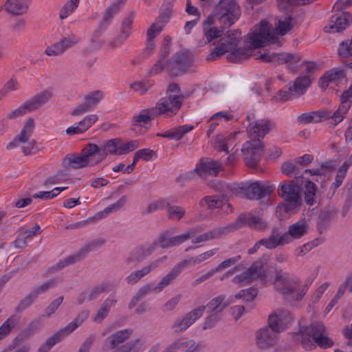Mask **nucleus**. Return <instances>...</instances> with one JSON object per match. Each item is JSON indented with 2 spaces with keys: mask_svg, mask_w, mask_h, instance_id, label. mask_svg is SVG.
<instances>
[{
  "mask_svg": "<svg viewBox=\"0 0 352 352\" xmlns=\"http://www.w3.org/2000/svg\"><path fill=\"white\" fill-rule=\"evenodd\" d=\"M241 38V33L238 30H228L219 40L208 59H216L228 54L227 58L230 61L240 63L251 56V49H258L269 43H274L277 40L272 26L265 21H261L259 26L255 27L254 31L248 34L247 43L250 44V49L238 47Z\"/></svg>",
  "mask_w": 352,
  "mask_h": 352,
  "instance_id": "nucleus-1",
  "label": "nucleus"
},
{
  "mask_svg": "<svg viewBox=\"0 0 352 352\" xmlns=\"http://www.w3.org/2000/svg\"><path fill=\"white\" fill-rule=\"evenodd\" d=\"M241 15V8L239 0H218L214 6L212 14L207 18L205 23L212 25L215 21H218L221 27L204 29L206 40L204 41V44L221 36L223 28L234 24L239 19Z\"/></svg>",
  "mask_w": 352,
  "mask_h": 352,
  "instance_id": "nucleus-2",
  "label": "nucleus"
},
{
  "mask_svg": "<svg viewBox=\"0 0 352 352\" xmlns=\"http://www.w3.org/2000/svg\"><path fill=\"white\" fill-rule=\"evenodd\" d=\"M167 96L158 100L153 108L157 116H164L170 118L176 115L181 108L184 97L181 94L179 87L171 83L167 89Z\"/></svg>",
  "mask_w": 352,
  "mask_h": 352,
  "instance_id": "nucleus-3",
  "label": "nucleus"
},
{
  "mask_svg": "<svg viewBox=\"0 0 352 352\" xmlns=\"http://www.w3.org/2000/svg\"><path fill=\"white\" fill-rule=\"evenodd\" d=\"M325 327L316 322L300 330L301 344L306 350H311L316 344L320 348L327 349L333 346V341L325 336Z\"/></svg>",
  "mask_w": 352,
  "mask_h": 352,
  "instance_id": "nucleus-4",
  "label": "nucleus"
},
{
  "mask_svg": "<svg viewBox=\"0 0 352 352\" xmlns=\"http://www.w3.org/2000/svg\"><path fill=\"white\" fill-rule=\"evenodd\" d=\"M268 271L267 259L263 257L254 262L248 270L241 274L235 276L232 278V282L239 286H243L256 279L266 282Z\"/></svg>",
  "mask_w": 352,
  "mask_h": 352,
  "instance_id": "nucleus-5",
  "label": "nucleus"
},
{
  "mask_svg": "<svg viewBox=\"0 0 352 352\" xmlns=\"http://www.w3.org/2000/svg\"><path fill=\"white\" fill-rule=\"evenodd\" d=\"M256 295L257 290L254 288L241 289L235 295L230 296L228 302H225L226 296L220 295L212 299L205 307H208L211 313L220 315L228 304L234 303L236 300L240 299L245 302H251L254 300Z\"/></svg>",
  "mask_w": 352,
  "mask_h": 352,
  "instance_id": "nucleus-6",
  "label": "nucleus"
},
{
  "mask_svg": "<svg viewBox=\"0 0 352 352\" xmlns=\"http://www.w3.org/2000/svg\"><path fill=\"white\" fill-rule=\"evenodd\" d=\"M63 166L66 168L79 169L87 166L99 165L90 143L85 145L80 155H67L63 160Z\"/></svg>",
  "mask_w": 352,
  "mask_h": 352,
  "instance_id": "nucleus-7",
  "label": "nucleus"
},
{
  "mask_svg": "<svg viewBox=\"0 0 352 352\" xmlns=\"http://www.w3.org/2000/svg\"><path fill=\"white\" fill-rule=\"evenodd\" d=\"M34 127L35 124L34 120L32 118L27 119L24 122L23 127L20 133L12 142L8 144L7 148H12L15 146H20L21 144H23L22 150L25 155L36 152L38 150L36 143L33 140H30Z\"/></svg>",
  "mask_w": 352,
  "mask_h": 352,
  "instance_id": "nucleus-8",
  "label": "nucleus"
},
{
  "mask_svg": "<svg viewBox=\"0 0 352 352\" xmlns=\"http://www.w3.org/2000/svg\"><path fill=\"white\" fill-rule=\"evenodd\" d=\"M260 58L267 63H272L276 65L285 64L287 69L292 72H296L300 67L302 65V57L299 54L293 53H264L261 54Z\"/></svg>",
  "mask_w": 352,
  "mask_h": 352,
  "instance_id": "nucleus-9",
  "label": "nucleus"
},
{
  "mask_svg": "<svg viewBox=\"0 0 352 352\" xmlns=\"http://www.w3.org/2000/svg\"><path fill=\"white\" fill-rule=\"evenodd\" d=\"M80 38L73 33L63 35L58 41L47 46L45 54L49 56H57L63 54L68 50L77 45Z\"/></svg>",
  "mask_w": 352,
  "mask_h": 352,
  "instance_id": "nucleus-10",
  "label": "nucleus"
},
{
  "mask_svg": "<svg viewBox=\"0 0 352 352\" xmlns=\"http://www.w3.org/2000/svg\"><path fill=\"white\" fill-rule=\"evenodd\" d=\"M251 118H254L253 116L248 115L247 119L250 123L247 127V133L248 137L252 140H258L261 141L263 138L274 127V124L267 119H258L250 121Z\"/></svg>",
  "mask_w": 352,
  "mask_h": 352,
  "instance_id": "nucleus-11",
  "label": "nucleus"
},
{
  "mask_svg": "<svg viewBox=\"0 0 352 352\" xmlns=\"http://www.w3.org/2000/svg\"><path fill=\"white\" fill-rule=\"evenodd\" d=\"M241 151L246 165L253 168L257 165L260 160L263 151V144L262 141L250 140L243 145Z\"/></svg>",
  "mask_w": 352,
  "mask_h": 352,
  "instance_id": "nucleus-12",
  "label": "nucleus"
},
{
  "mask_svg": "<svg viewBox=\"0 0 352 352\" xmlns=\"http://www.w3.org/2000/svg\"><path fill=\"white\" fill-rule=\"evenodd\" d=\"M104 243V241L101 239L92 241L84 245L75 254L69 256L65 259L60 261L57 264V267L59 269H63L68 265H72L84 258L89 252L98 250Z\"/></svg>",
  "mask_w": 352,
  "mask_h": 352,
  "instance_id": "nucleus-13",
  "label": "nucleus"
},
{
  "mask_svg": "<svg viewBox=\"0 0 352 352\" xmlns=\"http://www.w3.org/2000/svg\"><path fill=\"white\" fill-rule=\"evenodd\" d=\"M90 144L98 164L103 162L109 155H119V138L109 140L100 145L94 143H90Z\"/></svg>",
  "mask_w": 352,
  "mask_h": 352,
  "instance_id": "nucleus-14",
  "label": "nucleus"
},
{
  "mask_svg": "<svg viewBox=\"0 0 352 352\" xmlns=\"http://www.w3.org/2000/svg\"><path fill=\"white\" fill-rule=\"evenodd\" d=\"M273 284L276 291L284 296H288L294 291L298 282L289 273L281 270H276Z\"/></svg>",
  "mask_w": 352,
  "mask_h": 352,
  "instance_id": "nucleus-15",
  "label": "nucleus"
},
{
  "mask_svg": "<svg viewBox=\"0 0 352 352\" xmlns=\"http://www.w3.org/2000/svg\"><path fill=\"white\" fill-rule=\"evenodd\" d=\"M206 310L204 305L199 306L185 314L182 318H177L172 329L176 333H182L200 318Z\"/></svg>",
  "mask_w": 352,
  "mask_h": 352,
  "instance_id": "nucleus-16",
  "label": "nucleus"
},
{
  "mask_svg": "<svg viewBox=\"0 0 352 352\" xmlns=\"http://www.w3.org/2000/svg\"><path fill=\"white\" fill-rule=\"evenodd\" d=\"M192 64V56L189 52H178L168 60L167 70L174 76L186 72Z\"/></svg>",
  "mask_w": 352,
  "mask_h": 352,
  "instance_id": "nucleus-17",
  "label": "nucleus"
},
{
  "mask_svg": "<svg viewBox=\"0 0 352 352\" xmlns=\"http://www.w3.org/2000/svg\"><path fill=\"white\" fill-rule=\"evenodd\" d=\"M245 197L249 199H261L270 195L275 189L274 185L255 182L248 186L241 187Z\"/></svg>",
  "mask_w": 352,
  "mask_h": 352,
  "instance_id": "nucleus-18",
  "label": "nucleus"
},
{
  "mask_svg": "<svg viewBox=\"0 0 352 352\" xmlns=\"http://www.w3.org/2000/svg\"><path fill=\"white\" fill-rule=\"evenodd\" d=\"M168 257L164 256L153 261L140 270L133 271L126 278L125 281L128 285H133L137 284L143 277L157 269L162 263L167 260Z\"/></svg>",
  "mask_w": 352,
  "mask_h": 352,
  "instance_id": "nucleus-19",
  "label": "nucleus"
},
{
  "mask_svg": "<svg viewBox=\"0 0 352 352\" xmlns=\"http://www.w3.org/2000/svg\"><path fill=\"white\" fill-rule=\"evenodd\" d=\"M292 321V316L287 310L279 309L269 316L268 325L277 333L284 331Z\"/></svg>",
  "mask_w": 352,
  "mask_h": 352,
  "instance_id": "nucleus-20",
  "label": "nucleus"
},
{
  "mask_svg": "<svg viewBox=\"0 0 352 352\" xmlns=\"http://www.w3.org/2000/svg\"><path fill=\"white\" fill-rule=\"evenodd\" d=\"M223 168L222 164L219 161L208 159H201L197 164L195 171L202 179L208 176H217Z\"/></svg>",
  "mask_w": 352,
  "mask_h": 352,
  "instance_id": "nucleus-21",
  "label": "nucleus"
},
{
  "mask_svg": "<svg viewBox=\"0 0 352 352\" xmlns=\"http://www.w3.org/2000/svg\"><path fill=\"white\" fill-rule=\"evenodd\" d=\"M155 249V244L148 246H138L129 252L124 259V263L129 266L135 267L150 256Z\"/></svg>",
  "mask_w": 352,
  "mask_h": 352,
  "instance_id": "nucleus-22",
  "label": "nucleus"
},
{
  "mask_svg": "<svg viewBox=\"0 0 352 352\" xmlns=\"http://www.w3.org/2000/svg\"><path fill=\"white\" fill-rule=\"evenodd\" d=\"M278 333L269 325L256 333V343L259 349H267L274 346L277 340Z\"/></svg>",
  "mask_w": 352,
  "mask_h": 352,
  "instance_id": "nucleus-23",
  "label": "nucleus"
},
{
  "mask_svg": "<svg viewBox=\"0 0 352 352\" xmlns=\"http://www.w3.org/2000/svg\"><path fill=\"white\" fill-rule=\"evenodd\" d=\"M352 21V16L348 12H344L341 14L333 15L328 25L324 28V30L328 33L340 32L349 26Z\"/></svg>",
  "mask_w": 352,
  "mask_h": 352,
  "instance_id": "nucleus-24",
  "label": "nucleus"
},
{
  "mask_svg": "<svg viewBox=\"0 0 352 352\" xmlns=\"http://www.w3.org/2000/svg\"><path fill=\"white\" fill-rule=\"evenodd\" d=\"M195 234L196 231L194 230H188L182 234L174 236H170L168 232H165L160 235L159 243L162 248L178 246L193 237Z\"/></svg>",
  "mask_w": 352,
  "mask_h": 352,
  "instance_id": "nucleus-25",
  "label": "nucleus"
},
{
  "mask_svg": "<svg viewBox=\"0 0 352 352\" xmlns=\"http://www.w3.org/2000/svg\"><path fill=\"white\" fill-rule=\"evenodd\" d=\"M309 230L308 220L305 217L300 218L294 223L290 225L287 232L283 234L287 236V244H289L294 239H298L305 235Z\"/></svg>",
  "mask_w": 352,
  "mask_h": 352,
  "instance_id": "nucleus-26",
  "label": "nucleus"
},
{
  "mask_svg": "<svg viewBox=\"0 0 352 352\" xmlns=\"http://www.w3.org/2000/svg\"><path fill=\"white\" fill-rule=\"evenodd\" d=\"M126 1L127 0H116L105 9L102 19L98 25L100 29L107 30L108 26L111 23L113 17L121 11Z\"/></svg>",
  "mask_w": 352,
  "mask_h": 352,
  "instance_id": "nucleus-27",
  "label": "nucleus"
},
{
  "mask_svg": "<svg viewBox=\"0 0 352 352\" xmlns=\"http://www.w3.org/2000/svg\"><path fill=\"white\" fill-rule=\"evenodd\" d=\"M314 80V77L310 74L302 75L297 77L289 87L290 94H294L295 97H298L304 94L308 87L311 85Z\"/></svg>",
  "mask_w": 352,
  "mask_h": 352,
  "instance_id": "nucleus-28",
  "label": "nucleus"
},
{
  "mask_svg": "<svg viewBox=\"0 0 352 352\" xmlns=\"http://www.w3.org/2000/svg\"><path fill=\"white\" fill-rule=\"evenodd\" d=\"M340 104L336 111L332 113L331 111L325 110L329 116L328 120H332L331 124L333 125H337L343 120L351 105L349 98L344 97L342 94L340 96Z\"/></svg>",
  "mask_w": 352,
  "mask_h": 352,
  "instance_id": "nucleus-29",
  "label": "nucleus"
},
{
  "mask_svg": "<svg viewBox=\"0 0 352 352\" xmlns=\"http://www.w3.org/2000/svg\"><path fill=\"white\" fill-rule=\"evenodd\" d=\"M346 74L342 69H333L327 72L320 79V85L324 89L329 84L333 83L336 85L346 82Z\"/></svg>",
  "mask_w": 352,
  "mask_h": 352,
  "instance_id": "nucleus-30",
  "label": "nucleus"
},
{
  "mask_svg": "<svg viewBox=\"0 0 352 352\" xmlns=\"http://www.w3.org/2000/svg\"><path fill=\"white\" fill-rule=\"evenodd\" d=\"M280 195L285 201H295L302 204L300 188L294 183L280 184Z\"/></svg>",
  "mask_w": 352,
  "mask_h": 352,
  "instance_id": "nucleus-31",
  "label": "nucleus"
},
{
  "mask_svg": "<svg viewBox=\"0 0 352 352\" xmlns=\"http://www.w3.org/2000/svg\"><path fill=\"white\" fill-rule=\"evenodd\" d=\"M157 117L153 107L141 110L132 118L133 129L135 130L136 126L146 127V125L149 124Z\"/></svg>",
  "mask_w": 352,
  "mask_h": 352,
  "instance_id": "nucleus-32",
  "label": "nucleus"
},
{
  "mask_svg": "<svg viewBox=\"0 0 352 352\" xmlns=\"http://www.w3.org/2000/svg\"><path fill=\"white\" fill-rule=\"evenodd\" d=\"M116 303L117 299L112 295L109 296L103 301L96 313L91 316L92 321L98 324L101 323Z\"/></svg>",
  "mask_w": 352,
  "mask_h": 352,
  "instance_id": "nucleus-33",
  "label": "nucleus"
},
{
  "mask_svg": "<svg viewBox=\"0 0 352 352\" xmlns=\"http://www.w3.org/2000/svg\"><path fill=\"white\" fill-rule=\"evenodd\" d=\"M52 96V89L48 88L27 100L26 103L32 112L46 104L51 99Z\"/></svg>",
  "mask_w": 352,
  "mask_h": 352,
  "instance_id": "nucleus-34",
  "label": "nucleus"
},
{
  "mask_svg": "<svg viewBox=\"0 0 352 352\" xmlns=\"http://www.w3.org/2000/svg\"><path fill=\"white\" fill-rule=\"evenodd\" d=\"M287 236H284L283 234H280L278 228H273L270 235L268 237L263 238L260 240L262 245L265 246L267 249H274L278 246H281L287 244Z\"/></svg>",
  "mask_w": 352,
  "mask_h": 352,
  "instance_id": "nucleus-35",
  "label": "nucleus"
},
{
  "mask_svg": "<svg viewBox=\"0 0 352 352\" xmlns=\"http://www.w3.org/2000/svg\"><path fill=\"white\" fill-rule=\"evenodd\" d=\"M328 116L325 110L307 112L299 115L297 118V122L300 124L318 123L328 120Z\"/></svg>",
  "mask_w": 352,
  "mask_h": 352,
  "instance_id": "nucleus-36",
  "label": "nucleus"
},
{
  "mask_svg": "<svg viewBox=\"0 0 352 352\" xmlns=\"http://www.w3.org/2000/svg\"><path fill=\"white\" fill-rule=\"evenodd\" d=\"M230 232V225L223 227L218 228L214 229L212 230L208 231L206 233L201 234L197 237H195L192 240V243H199L202 242H206L208 241H211L213 239H219L223 234H226Z\"/></svg>",
  "mask_w": 352,
  "mask_h": 352,
  "instance_id": "nucleus-37",
  "label": "nucleus"
},
{
  "mask_svg": "<svg viewBox=\"0 0 352 352\" xmlns=\"http://www.w3.org/2000/svg\"><path fill=\"white\" fill-rule=\"evenodd\" d=\"M194 129L192 125L185 124L173 128L164 133H157L156 135L161 138H166L170 140H179L187 133Z\"/></svg>",
  "mask_w": 352,
  "mask_h": 352,
  "instance_id": "nucleus-38",
  "label": "nucleus"
},
{
  "mask_svg": "<svg viewBox=\"0 0 352 352\" xmlns=\"http://www.w3.org/2000/svg\"><path fill=\"white\" fill-rule=\"evenodd\" d=\"M40 226L36 224L32 228L21 232L14 241V246L17 248L25 247L34 236L37 235L40 232Z\"/></svg>",
  "mask_w": 352,
  "mask_h": 352,
  "instance_id": "nucleus-39",
  "label": "nucleus"
},
{
  "mask_svg": "<svg viewBox=\"0 0 352 352\" xmlns=\"http://www.w3.org/2000/svg\"><path fill=\"white\" fill-rule=\"evenodd\" d=\"M30 0H7L4 4L6 10L14 15L23 14L28 10Z\"/></svg>",
  "mask_w": 352,
  "mask_h": 352,
  "instance_id": "nucleus-40",
  "label": "nucleus"
},
{
  "mask_svg": "<svg viewBox=\"0 0 352 352\" xmlns=\"http://www.w3.org/2000/svg\"><path fill=\"white\" fill-rule=\"evenodd\" d=\"M352 165V154L348 157L344 163L340 166L336 171L335 182L332 183L331 188L335 191L342 184L345 179L349 168Z\"/></svg>",
  "mask_w": 352,
  "mask_h": 352,
  "instance_id": "nucleus-41",
  "label": "nucleus"
},
{
  "mask_svg": "<svg viewBox=\"0 0 352 352\" xmlns=\"http://www.w3.org/2000/svg\"><path fill=\"white\" fill-rule=\"evenodd\" d=\"M132 333V330L129 329H122L116 331L113 334L109 336L105 340L109 343L111 349H115L119 344L126 340Z\"/></svg>",
  "mask_w": 352,
  "mask_h": 352,
  "instance_id": "nucleus-42",
  "label": "nucleus"
},
{
  "mask_svg": "<svg viewBox=\"0 0 352 352\" xmlns=\"http://www.w3.org/2000/svg\"><path fill=\"white\" fill-rule=\"evenodd\" d=\"M127 199L128 198L126 195L121 197L116 202L106 207L103 210L97 212L95 215V218L101 219L107 217L110 214L116 212L124 206Z\"/></svg>",
  "mask_w": 352,
  "mask_h": 352,
  "instance_id": "nucleus-43",
  "label": "nucleus"
},
{
  "mask_svg": "<svg viewBox=\"0 0 352 352\" xmlns=\"http://www.w3.org/2000/svg\"><path fill=\"white\" fill-rule=\"evenodd\" d=\"M166 209L167 217L173 221H178L181 220L186 214V210L183 207L173 205V201L170 198H168Z\"/></svg>",
  "mask_w": 352,
  "mask_h": 352,
  "instance_id": "nucleus-44",
  "label": "nucleus"
},
{
  "mask_svg": "<svg viewBox=\"0 0 352 352\" xmlns=\"http://www.w3.org/2000/svg\"><path fill=\"white\" fill-rule=\"evenodd\" d=\"M301 204L295 201H283L278 205L276 213L281 218H285L287 215H291L295 210H298Z\"/></svg>",
  "mask_w": 352,
  "mask_h": 352,
  "instance_id": "nucleus-45",
  "label": "nucleus"
},
{
  "mask_svg": "<svg viewBox=\"0 0 352 352\" xmlns=\"http://www.w3.org/2000/svg\"><path fill=\"white\" fill-rule=\"evenodd\" d=\"M179 275L173 268L167 274L162 278V279L154 287V293L158 294L162 292L166 287L170 285Z\"/></svg>",
  "mask_w": 352,
  "mask_h": 352,
  "instance_id": "nucleus-46",
  "label": "nucleus"
},
{
  "mask_svg": "<svg viewBox=\"0 0 352 352\" xmlns=\"http://www.w3.org/2000/svg\"><path fill=\"white\" fill-rule=\"evenodd\" d=\"M19 321V318L16 315L10 316L1 326H0V340L3 339L8 336L11 331L16 327Z\"/></svg>",
  "mask_w": 352,
  "mask_h": 352,
  "instance_id": "nucleus-47",
  "label": "nucleus"
},
{
  "mask_svg": "<svg viewBox=\"0 0 352 352\" xmlns=\"http://www.w3.org/2000/svg\"><path fill=\"white\" fill-rule=\"evenodd\" d=\"M153 292L154 293V287H152L151 285L147 284L145 285H143L135 293V294L132 298L131 300L130 301L129 304V308L133 309L134 308L138 302L141 299L144 298L145 296H146L150 293Z\"/></svg>",
  "mask_w": 352,
  "mask_h": 352,
  "instance_id": "nucleus-48",
  "label": "nucleus"
},
{
  "mask_svg": "<svg viewBox=\"0 0 352 352\" xmlns=\"http://www.w3.org/2000/svg\"><path fill=\"white\" fill-rule=\"evenodd\" d=\"M89 314V311L88 310H82L80 311L76 317L65 327V331L70 334L87 319Z\"/></svg>",
  "mask_w": 352,
  "mask_h": 352,
  "instance_id": "nucleus-49",
  "label": "nucleus"
},
{
  "mask_svg": "<svg viewBox=\"0 0 352 352\" xmlns=\"http://www.w3.org/2000/svg\"><path fill=\"white\" fill-rule=\"evenodd\" d=\"M223 201V197L221 196H206L199 201L201 207H206L208 209L213 210L220 208Z\"/></svg>",
  "mask_w": 352,
  "mask_h": 352,
  "instance_id": "nucleus-50",
  "label": "nucleus"
},
{
  "mask_svg": "<svg viewBox=\"0 0 352 352\" xmlns=\"http://www.w3.org/2000/svg\"><path fill=\"white\" fill-rule=\"evenodd\" d=\"M135 19V13L131 12L129 13L123 19L120 28V34L126 38H129L131 34L133 23Z\"/></svg>",
  "mask_w": 352,
  "mask_h": 352,
  "instance_id": "nucleus-51",
  "label": "nucleus"
},
{
  "mask_svg": "<svg viewBox=\"0 0 352 352\" xmlns=\"http://www.w3.org/2000/svg\"><path fill=\"white\" fill-rule=\"evenodd\" d=\"M238 133H231L226 137L222 135H217L215 138V144L218 150L220 151L229 152V141L236 137Z\"/></svg>",
  "mask_w": 352,
  "mask_h": 352,
  "instance_id": "nucleus-52",
  "label": "nucleus"
},
{
  "mask_svg": "<svg viewBox=\"0 0 352 352\" xmlns=\"http://www.w3.org/2000/svg\"><path fill=\"white\" fill-rule=\"evenodd\" d=\"M281 170L283 173L287 176H294L296 178L302 176V173L300 172L297 164H296L295 160L284 163L281 166Z\"/></svg>",
  "mask_w": 352,
  "mask_h": 352,
  "instance_id": "nucleus-53",
  "label": "nucleus"
},
{
  "mask_svg": "<svg viewBox=\"0 0 352 352\" xmlns=\"http://www.w3.org/2000/svg\"><path fill=\"white\" fill-rule=\"evenodd\" d=\"M104 94L100 91H92L85 96V102L89 106V107L92 110H94L100 100L103 98Z\"/></svg>",
  "mask_w": 352,
  "mask_h": 352,
  "instance_id": "nucleus-54",
  "label": "nucleus"
},
{
  "mask_svg": "<svg viewBox=\"0 0 352 352\" xmlns=\"http://www.w3.org/2000/svg\"><path fill=\"white\" fill-rule=\"evenodd\" d=\"M168 198L154 200L148 204L147 207L142 211L143 214H148L158 210L166 208Z\"/></svg>",
  "mask_w": 352,
  "mask_h": 352,
  "instance_id": "nucleus-55",
  "label": "nucleus"
},
{
  "mask_svg": "<svg viewBox=\"0 0 352 352\" xmlns=\"http://www.w3.org/2000/svg\"><path fill=\"white\" fill-rule=\"evenodd\" d=\"M78 5L79 3L77 1H67L59 11V18L62 20L67 18L76 10Z\"/></svg>",
  "mask_w": 352,
  "mask_h": 352,
  "instance_id": "nucleus-56",
  "label": "nucleus"
},
{
  "mask_svg": "<svg viewBox=\"0 0 352 352\" xmlns=\"http://www.w3.org/2000/svg\"><path fill=\"white\" fill-rule=\"evenodd\" d=\"M56 284L55 280H50L45 283L34 287L30 291L31 294L36 299L39 295L46 293L50 289L54 288Z\"/></svg>",
  "mask_w": 352,
  "mask_h": 352,
  "instance_id": "nucleus-57",
  "label": "nucleus"
},
{
  "mask_svg": "<svg viewBox=\"0 0 352 352\" xmlns=\"http://www.w3.org/2000/svg\"><path fill=\"white\" fill-rule=\"evenodd\" d=\"M316 186L311 181H307L305 184V200L307 204L313 206L315 203Z\"/></svg>",
  "mask_w": 352,
  "mask_h": 352,
  "instance_id": "nucleus-58",
  "label": "nucleus"
},
{
  "mask_svg": "<svg viewBox=\"0 0 352 352\" xmlns=\"http://www.w3.org/2000/svg\"><path fill=\"white\" fill-rule=\"evenodd\" d=\"M69 333L67 331H65V328L59 330L55 334L48 338L46 342L42 344L41 346H46L47 347V352L50 351V349L55 345L56 343L60 341V340L68 336Z\"/></svg>",
  "mask_w": 352,
  "mask_h": 352,
  "instance_id": "nucleus-59",
  "label": "nucleus"
},
{
  "mask_svg": "<svg viewBox=\"0 0 352 352\" xmlns=\"http://www.w3.org/2000/svg\"><path fill=\"white\" fill-rule=\"evenodd\" d=\"M67 187H56L50 191H41L34 194L32 197L34 198H40L45 200H48L56 197L62 191L66 190Z\"/></svg>",
  "mask_w": 352,
  "mask_h": 352,
  "instance_id": "nucleus-60",
  "label": "nucleus"
},
{
  "mask_svg": "<svg viewBox=\"0 0 352 352\" xmlns=\"http://www.w3.org/2000/svg\"><path fill=\"white\" fill-rule=\"evenodd\" d=\"M109 284L107 283H102L97 285L92 288L88 294V300H93L96 299L100 294L107 291Z\"/></svg>",
  "mask_w": 352,
  "mask_h": 352,
  "instance_id": "nucleus-61",
  "label": "nucleus"
},
{
  "mask_svg": "<svg viewBox=\"0 0 352 352\" xmlns=\"http://www.w3.org/2000/svg\"><path fill=\"white\" fill-rule=\"evenodd\" d=\"M240 256H236L234 257L226 259L225 261L219 263L215 268H213L212 270L214 272V274L216 273L221 272L226 268H228L230 266L236 264L240 260Z\"/></svg>",
  "mask_w": 352,
  "mask_h": 352,
  "instance_id": "nucleus-62",
  "label": "nucleus"
},
{
  "mask_svg": "<svg viewBox=\"0 0 352 352\" xmlns=\"http://www.w3.org/2000/svg\"><path fill=\"white\" fill-rule=\"evenodd\" d=\"M291 21V16L285 17L284 20H278V23L276 24V29L277 31H278V33L280 35H285L291 30L292 27Z\"/></svg>",
  "mask_w": 352,
  "mask_h": 352,
  "instance_id": "nucleus-63",
  "label": "nucleus"
},
{
  "mask_svg": "<svg viewBox=\"0 0 352 352\" xmlns=\"http://www.w3.org/2000/svg\"><path fill=\"white\" fill-rule=\"evenodd\" d=\"M186 338H181L171 342L162 352H177L184 350Z\"/></svg>",
  "mask_w": 352,
  "mask_h": 352,
  "instance_id": "nucleus-64",
  "label": "nucleus"
}]
</instances>
